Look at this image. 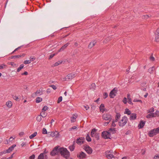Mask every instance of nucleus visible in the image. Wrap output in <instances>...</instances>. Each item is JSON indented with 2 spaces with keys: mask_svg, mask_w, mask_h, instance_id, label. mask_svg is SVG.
<instances>
[{
  "mask_svg": "<svg viewBox=\"0 0 159 159\" xmlns=\"http://www.w3.org/2000/svg\"><path fill=\"white\" fill-rule=\"evenodd\" d=\"M86 139L88 142H90L91 141V139L89 136V134H87L86 136Z\"/></svg>",
  "mask_w": 159,
  "mask_h": 159,
  "instance_id": "c9c22d12",
  "label": "nucleus"
},
{
  "mask_svg": "<svg viewBox=\"0 0 159 159\" xmlns=\"http://www.w3.org/2000/svg\"><path fill=\"white\" fill-rule=\"evenodd\" d=\"M133 102H140L141 103H142V100H139V99H134L133 100Z\"/></svg>",
  "mask_w": 159,
  "mask_h": 159,
  "instance_id": "09e8293b",
  "label": "nucleus"
},
{
  "mask_svg": "<svg viewBox=\"0 0 159 159\" xmlns=\"http://www.w3.org/2000/svg\"><path fill=\"white\" fill-rule=\"evenodd\" d=\"M127 98L128 100V102L130 104H132L133 103L132 102L131 98H130V96L129 94H127Z\"/></svg>",
  "mask_w": 159,
  "mask_h": 159,
  "instance_id": "b1692460",
  "label": "nucleus"
},
{
  "mask_svg": "<svg viewBox=\"0 0 159 159\" xmlns=\"http://www.w3.org/2000/svg\"><path fill=\"white\" fill-rule=\"evenodd\" d=\"M117 89L116 88H114L112 90L109 94V96L111 98H114L116 96L117 93Z\"/></svg>",
  "mask_w": 159,
  "mask_h": 159,
  "instance_id": "6e6552de",
  "label": "nucleus"
},
{
  "mask_svg": "<svg viewBox=\"0 0 159 159\" xmlns=\"http://www.w3.org/2000/svg\"><path fill=\"white\" fill-rule=\"evenodd\" d=\"M149 59L151 61H153L155 60V59L154 57L153 56V54H152L149 57Z\"/></svg>",
  "mask_w": 159,
  "mask_h": 159,
  "instance_id": "a19ab883",
  "label": "nucleus"
},
{
  "mask_svg": "<svg viewBox=\"0 0 159 159\" xmlns=\"http://www.w3.org/2000/svg\"><path fill=\"white\" fill-rule=\"evenodd\" d=\"M77 117V115L76 114H74L73 117L71 118V122H73L75 121L76 118Z\"/></svg>",
  "mask_w": 159,
  "mask_h": 159,
  "instance_id": "a878e982",
  "label": "nucleus"
},
{
  "mask_svg": "<svg viewBox=\"0 0 159 159\" xmlns=\"http://www.w3.org/2000/svg\"><path fill=\"white\" fill-rule=\"evenodd\" d=\"M84 149L87 152L90 154L92 153V148L88 146H86L84 147Z\"/></svg>",
  "mask_w": 159,
  "mask_h": 159,
  "instance_id": "9d476101",
  "label": "nucleus"
},
{
  "mask_svg": "<svg viewBox=\"0 0 159 159\" xmlns=\"http://www.w3.org/2000/svg\"><path fill=\"white\" fill-rule=\"evenodd\" d=\"M62 97L60 96V97L57 100V103H59L62 101Z\"/></svg>",
  "mask_w": 159,
  "mask_h": 159,
  "instance_id": "c03bdc74",
  "label": "nucleus"
},
{
  "mask_svg": "<svg viewBox=\"0 0 159 159\" xmlns=\"http://www.w3.org/2000/svg\"><path fill=\"white\" fill-rule=\"evenodd\" d=\"M13 98L14 100H15L16 101H18L19 99L18 97L16 96H13Z\"/></svg>",
  "mask_w": 159,
  "mask_h": 159,
  "instance_id": "bf43d9fd",
  "label": "nucleus"
},
{
  "mask_svg": "<svg viewBox=\"0 0 159 159\" xmlns=\"http://www.w3.org/2000/svg\"><path fill=\"white\" fill-rule=\"evenodd\" d=\"M48 107L47 106H44L42 109V111H46L48 110Z\"/></svg>",
  "mask_w": 159,
  "mask_h": 159,
  "instance_id": "8fccbe9b",
  "label": "nucleus"
},
{
  "mask_svg": "<svg viewBox=\"0 0 159 159\" xmlns=\"http://www.w3.org/2000/svg\"><path fill=\"white\" fill-rule=\"evenodd\" d=\"M50 87H52L53 89L56 90L57 89L56 87L54 85H51L49 86Z\"/></svg>",
  "mask_w": 159,
  "mask_h": 159,
  "instance_id": "603ef678",
  "label": "nucleus"
},
{
  "mask_svg": "<svg viewBox=\"0 0 159 159\" xmlns=\"http://www.w3.org/2000/svg\"><path fill=\"white\" fill-rule=\"evenodd\" d=\"M111 37H108L106 38L104 41V42L106 43L107 42L109 41L111 39Z\"/></svg>",
  "mask_w": 159,
  "mask_h": 159,
  "instance_id": "3c124183",
  "label": "nucleus"
},
{
  "mask_svg": "<svg viewBox=\"0 0 159 159\" xmlns=\"http://www.w3.org/2000/svg\"><path fill=\"white\" fill-rule=\"evenodd\" d=\"M128 119L127 117L124 116L119 122V125L120 126L123 127L127 123Z\"/></svg>",
  "mask_w": 159,
  "mask_h": 159,
  "instance_id": "f03ea898",
  "label": "nucleus"
},
{
  "mask_svg": "<svg viewBox=\"0 0 159 159\" xmlns=\"http://www.w3.org/2000/svg\"><path fill=\"white\" fill-rule=\"evenodd\" d=\"M108 132H109L110 134L111 133H112L113 134H114L116 133V129L114 128H111L109 129Z\"/></svg>",
  "mask_w": 159,
  "mask_h": 159,
  "instance_id": "5701e85b",
  "label": "nucleus"
},
{
  "mask_svg": "<svg viewBox=\"0 0 159 159\" xmlns=\"http://www.w3.org/2000/svg\"><path fill=\"white\" fill-rule=\"evenodd\" d=\"M96 131V130L95 129H92L91 133V135L92 137L95 136L96 134L95 133Z\"/></svg>",
  "mask_w": 159,
  "mask_h": 159,
  "instance_id": "cd10ccee",
  "label": "nucleus"
},
{
  "mask_svg": "<svg viewBox=\"0 0 159 159\" xmlns=\"http://www.w3.org/2000/svg\"><path fill=\"white\" fill-rule=\"evenodd\" d=\"M155 40L156 42L159 41V28H158L156 30L155 33Z\"/></svg>",
  "mask_w": 159,
  "mask_h": 159,
  "instance_id": "f8f14e48",
  "label": "nucleus"
},
{
  "mask_svg": "<svg viewBox=\"0 0 159 159\" xmlns=\"http://www.w3.org/2000/svg\"><path fill=\"white\" fill-rule=\"evenodd\" d=\"M145 123V121L143 120H141L139 124L138 125V127L139 129H141L143 127Z\"/></svg>",
  "mask_w": 159,
  "mask_h": 159,
  "instance_id": "4468645a",
  "label": "nucleus"
},
{
  "mask_svg": "<svg viewBox=\"0 0 159 159\" xmlns=\"http://www.w3.org/2000/svg\"><path fill=\"white\" fill-rule=\"evenodd\" d=\"M37 134V132H34L33 134H31L29 136V138L30 139H32L34 137H35Z\"/></svg>",
  "mask_w": 159,
  "mask_h": 159,
  "instance_id": "2f4dec72",
  "label": "nucleus"
},
{
  "mask_svg": "<svg viewBox=\"0 0 159 159\" xmlns=\"http://www.w3.org/2000/svg\"><path fill=\"white\" fill-rule=\"evenodd\" d=\"M120 117V115L119 113H116L115 118L118 119H119Z\"/></svg>",
  "mask_w": 159,
  "mask_h": 159,
  "instance_id": "49530a36",
  "label": "nucleus"
},
{
  "mask_svg": "<svg viewBox=\"0 0 159 159\" xmlns=\"http://www.w3.org/2000/svg\"><path fill=\"white\" fill-rule=\"evenodd\" d=\"M96 136V137L97 140L99 139V134H96L95 135Z\"/></svg>",
  "mask_w": 159,
  "mask_h": 159,
  "instance_id": "69168bd1",
  "label": "nucleus"
},
{
  "mask_svg": "<svg viewBox=\"0 0 159 159\" xmlns=\"http://www.w3.org/2000/svg\"><path fill=\"white\" fill-rule=\"evenodd\" d=\"M43 89L41 88L39 90H37L36 92L32 94V96L33 97H35L39 95H42L43 94Z\"/></svg>",
  "mask_w": 159,
  "mask_h": 159,
  "instance_id": "39448f33",
  "label": "nucleus"
},
{
  "mask_svg": "<svg viewBox=\"0 0 159 159\" xmlns=\"http://www.w3.org/2000/svg\"><path fill=\"white\" fill-rule=\"evenodd\" d=\"M125 113L129 115L131 114V112L129 109L127 108L125 110Z\"/></svg>",
  "mask_w": 159,
  "mask_h": 159,
  "instance_id": "7c9ffc66",
  "label": "nucleus"
},
{
  "mask_svg": "<svg viewBox=\"0 0 159 159\" xmlns=\"http://www.w3.org/2000/svg\"><path fill=\"white\" fill-rule=\"evenodd\" d=\"M16 146L15 144H13L11 147H10L8 149L6 150L7 153H10L12 151L14 148Z\"/></svg>",
  "mask_w": 159,
  "mask_h": 159,
  "instance_id": "2eb2a0df",
  "label": "nucleus"
},
{
  "mask_svg": "<svg viewBox=\"0 0 159 159\" xmlns=\"http://www.w3.org/2000/svg\"><path fill=\"white\" fill-rule=\"evenodd\" d=\"M112 152L113 151H108L106 152L105 154H111Z\"/></svg>",
  "mask_w": 159,
  "mask_h": 159,
  "instance_id": "e2e57ef3",
  "label": "nucleus"
},
{
  "mask_svg": "<svg viewBox=\"0 0 159 159\" xmlns=\"http://www.w3.org/2000/svg\"><path fill=\"white\" fill-rule=\"evenodd\" d=\"M102 136L105 139H110L111 134L109 132L104 131L102 133Z\"/></svg>",
  "mask_w": 159,
  "mask_h": 159,
  "instance_id": "0eeeda50",
  "label": "nucleus"
},
{
  "mask_svg": "<svg viewBox=\"0 0 159 159\" xmlns=\"http://www.w3.org/2000/svg\"><path fill=\"white\" fill-rule=\"evenodd\" d=\"M35 156L34 154H33L29 157V159H34Z\"/></svg>",
  "mask_w": 159,
  "mask_h": 159,
  "instance_id": "5fc2aeb1",
  "label": "nucleus"
},
{
  "mask_svg": "<svg viewBox=\"0 0 159 159\" xmlns=\"http://www.w3.org/2000/svg\"><path fill=\"white\" fill-rule=\"evenodd\" d=\"M31 61V60H25L24 61V63L25 64H28L30 63Z\"/></svg>",
  "mask_w": 159,
  "mask_h": 159,
  "instance_id": "58836bf2",
  "label": "nucleus"
},
{
  "mask_svg": "<svg viewBox=\"0 0 159 159\" xmlns=\"http://www.w3.org/2000/svg\"><path fill=\"white\" fill-rule=\"evenodd\" d=\"M35 59V57H30V60H31V61L34 60Z\"/></svg>",
  "mask_w": 159,
  "mask_h": 159,
  "instance_id": "338daca9",
  "label": "nucleus"
},
{
  "mask_svg": "<svg viewBox=\"0 0 159 159\" xmlns=\"http://www.w3.org/2000/svg\"><path fill=\"white\" fill-rule=\"evenodd\" d=\"M7 152L6 150H4L3 151L1 152H0V156H2L3 154H5L6 153H7Z\"/></svg>",
  "mask_w": 159,
  "mask_h": 159,
  "instance_id": "a18cd8bd",
  "label": "nucleus"
},
{
  "mask_svg": "<svg viewBox=\"0 0 159 159\" xmlns=\"http://www.w3.org/2000/svg\"><path fill=\"white\" fill-rule=\"evenodd\" d=\"M154 68V66H152L151 68H150L148 70V72L150 74L152 73Z\"/></svg>",
  "mask_w": 159,
  "mask_h": 159,
  "instance_id": "e433bc0d",
  "label": "nucleus"
},
{
  "mask_svg": "<svg viewBox=\"0 0 159 159\" xmlns=\"http://www.w3.org/2000/svg\"><path fill=\"white\" fill-rule=\"evenodd\" d=\"M91 89H94L95 88V84L94 83H93L91 85Z\"/></svg>",
  "mask_w": 159,
  "mask_h": 159,
  "instance_id": "de8ad7c7",
  "label": "nucleus"
},
{
  "mask_svg": "<svg viewBox=\"0 0 159 159\" xmlns=\"http://www.w3.org/2000/svg\"><path fill=\"white\" fill-rule=\"evenodd\" d=\"M75 76V74L72 73L69 74L65 77L66 80H71L73 78H74Z\"/></svg>",
  "mask_w": 159,
  "mask_h": 159,
  "instance_id": "1a4fd4ad",
  "label": "nucleus"
},
{
  "mask_svg": "<svg viewBox=\"0 0 159 159\" xmlns=\"http://www.w3.org/2000/svg\"><path fill=\"white\" fill-rule=\"evenodd\" d=\"M70 43H67L64 45L59 50L58 52H60L61 51L65 49L69 45Z\"/></svg>",
  "mask_w": 159,
  "mask_h": 159,
  "instance_id": "6ab92c4d",
  "label": "nucleus"
},
{
  "mask_svg": "<svg viewBox=\"0 0 159 159\" xmlns=\"http://www.w3.org/2000/svg\"><path fill=\"white\" fill-rule=\"evenodd\" d=\"M104 98V99L106 98L107 96H108V95L107 93H105L103 94Z\"/></svg>",
  "mask_w": 159,
  "mask_h": 159,
  "instance_id": "4d7b16f0",
  "label": "nucleus"
},
{
  "mask_svg": "<svg viewBox=\"0 0 159 159\" xmlns=\"http://www.w3.org/2000/svg\"><path fill=\"white\" fill-rule=\"evenodd\" d=\"M59 148H58V147H56L51 152L50 154L52 156H54L56 155H57L58 153L59 152Z\"/></svg>",
  "mask_w": 159,
  "mask_h": 159,
  "instance_id": "423d86ee",
  "label": "nucleus"
},
{
  "mask_svg": "<svg viewBox=\"0 0 159 159\" xmlns=\"http://www.w3.org/2000/svg\"><path fill=\"white\" fill-rule=\"evenodd\" d=\"M59 151L61 155L65 158L69 157L70 156V152L66 148H59Z\"/></svg>",
  "mask_w": 159,
  "mask_h": 159,
  "instance_id": "f257e3e1",
  "label": "nucleus"
},
{
  "mask_svg": "<svg viewBox=\"0 0 159 159\" xmlns=\"http://www.w3.org/2000/svg\"><path fill=\"white\" fill-rule=\"evenodd\" d=\"M62 62V61H58L56 62L54 64V66H58L60 64H61Z\"/></svg>",
  "mask_w": 159,
  "mask_h": 159,
  "instance_id": "ea45409f",
  "label": "nucleus"
},
{
  "mask_svg": "<svg viewBox=\"0 0 159 159\" xmlns=\"http://www.w3.org/2000/svg\"><path fill=\"white\" fill-rule=\"evenodd\" d=\"M42 133L43 134H47V130L45 128H43V129L42 130Z\"/></svg>",
  "mask_w": 159,
  "mask_h": 159,
  "instance_id": "37998d69",
  "label": "nucleus"
},
{
  "mask_svg": "<svg viewBox=\"0 0 159 159\" xmlns=\"http://www.w3.org/2000/svg\"><path fill=\"white\" fill-rule=\"evenodd\" d=\"M6 105L8 107L11 108L12 106V103L11 102L8 101L7 102Z\"/></svg>",
  "mask_w": 159,
  "mask_h": 159,
  "instance_id": "bb28decb",
  "label": "nucleus"
},
{
  "mask_svg": "<svg viewBox=\"0 0 159 159\" xmlns=\"http://www.w3.org/2000/svg\"><path fill=\"white\" fill-rule=\"evenodd\" d=\"M24 67V65L23 64H21L20 67L17 69V72H19Z\"/></svg>",
  "mask_w": 159,
  "mask_h": 159,
  "instance_id": "72a5a7b5",
  "label": "nucleus"
},
{
  "mask_svg": "<svg viewBox=\"0 0 159 159\" xmlns=\"http://www.w3.org/2000/svg\"><path fill=\"white\" fill-rule=\"evenodd\" d=\"M77 129V127L76 126H74L70 128V129L69 130L71 131L75 129Z\"/></svg>",
  "mask_w": 159,
  "mask_h": 159,
  "instance_id": "864d4df0",
  "label": "nucleus"
},
{
  "mask_svg": "<svg viewBox=\"0 0 159 159\" xmlns=\"http://www.w3.org/2000/svg\"><path fill=\"white\" fill-rule=\"evenodd\" d=\"M159 129L157 128L152 129L150 130L148 133L149 136L150 137H152L157 134L158 133V131Z\"/></svg>",
  "mask_w": 159,
  "mask_h": 159,
  "instance_id": "20e7f679",
  "label": "nucleus"
},
{
  "mask_svg": "<svg viewBox=\"0 0 159 159\" xmlns=\"http://www.w3.org/2000/svg\"><path fill=\"white\" fill-rule=\"evenodd\" d=\"M96 43V42L95 40L93 41L92 42H90L88 45V48L90 49L91 48L95 45Z\"/></svg>",
  "mask_w": 159,
  "mask_h": 159,
  "instance_id": "dca6fc26",
  "label": "nucleus"
},
{
  "mask_svg": "<svg viewBox=\"0 0 159 159\" xmlns=\"http://www.w3.org/2000/svg\"><path fill=\"white\" fill-rule=\"evenodd\" d=\"M84 140L85 139L84 137H80L77 139L76 142L78 144H81L83 143Z\"/></svg>",
  "mask_w": 159,
  "mask_h": 159,
  "instance_id": "9b49d317",
  "label": "nucleus"
},
{
  "mask_svg": "<svg viewBox=\"0 0 159 159\" xmlns=\"http://www.w3.org/2000/svg\"><path fill=\"white\" fill-rule=\"evenodd\" d=\"M106 156L108 159H111L112 158H114V156L111 154H105Z\"/></svg>",
  "mask_w": 159,
  "mask_h": 159,
  "instance_id": "393cba45",
  "label": "nucleus"
},
{
  "mask_svg": "<svg viewBox=\"0 0 159 159\" xmlns=\"http://www.w3.org/2000/svg\"><path fill=\"white\" fill-rule=\"evenodd\" d=\"M102 119L106 121L110 122L112 119V116L111 114L108 113H105L102 116Z\"/></svg>",
  "mask_w": 159,
  "mask_h": 159,
  "instance_id": "7ed1b4c3",
  "label": "nucleus"
},
{
  "mask_svg": "<svg viewBox=\"0 0 159 159\" xmlns=\"http://www.w3.org/2000/svg\"><path fill=\"white\" fill-rule=\"evenodd\" d=\"M40 115L42 117H45L47 116V114L44 111H42V112L41 113Z\"/></svg>",
  "mask_w": 159,
  "mask_h": 159,
  "instance_id": "473e14b6",
  "label": "nucleus"
},
{
  "mask_svg": "<svg viewBox=\"0 0 159 159\" xmlns=\"http://www.w3.org/2000/svg\"><path fill=\"white\" fill-rule=\"evenodd\" d=\"M25 54H22L21 55H16L13 56L11 57V58H20L21 57H24L25 56Z\"/></svg>",
  "mask_w": 159,
  "mask_h": 159,
  "instance_id": "412c9836",
  "label": "nucleus"
},
{
  "mask_svg": "<svg viewBox=\"0 0 159 159\" xmlns=\"http://www.w3.org/2000/svg\"><path fill=\"white\" fill-rule=\"evenodd\" d=\"M48 133H49V132H48ZM50 133V136H51L52 137H53L55 136V132H52Z\"/></svg>",
  "mask_w": 159,
  "mask_h": 159,
  "instance_id": "79ce46f5",
  "label": "nucleus"
},
{
  "mask_svg": "<svg viewBox=\"0 0 159 159\" xmlns=\"http://www.w3.org/2000/svg\"><path fill=\"white\" fill-rule=\"evenodd\" d=\"M100 110L101 112L103 113L104 111H106L105 108H104V105L103 104H101L100 106L99 107Z\"/></svg>",
  "mask_w": 159,
  "mask_h": 159,
  "instance_id": "f3484780",
  "label": "nucleus"
},
{
  "mask_svg": "<svg viewBox=\"0 0 159 159\" xmlns=\"http://www.w3.org/2000/svg\"><path fill=\"white\" fill-rule=\"evenodd\" d=\"M146 117L147 118H150L152 117H155V115L154 113H150L147 115Z\"/></svg>",
  "mask_w": 159,
  "mask_h": 159,
  "instance_id": "c85d7f7f",
  "label": "nucleus"
},
{
  "mask_svg": "<svg viewBox=\"0 0 159 159\" xmlns=\"http://www.w3.org/2000/svg\"><path fill=\"white\" fill-rule=\"evenodd\" d=\"M56 132L57 133V134H55V137L57 138H59V136H60V134H59V133L58 132H57L56 131Z\"/></svg>",
  "mask_w": 159,
  "mask_h": 159,
  "instance_id": "052dcab7",
  "label": "nucleus"
},
{
  "mask_svg": "<svg viewBox=\"0 0 159 159\" xmlns=\"http://www.w3.org/2000/svg\"><path fill=\"white\" fill-rule=\"evenodd\" d=\"M55 55V54H52L51 55H50L49 56V59H51V58H52V57H53Z\"/></svg>",
  "mask_w": 159,
  "mask_h": 159,
  "instance_id": "680f3d73",
  "label": "nucleus"
},
{
  "mask_svg": "<svg viewBox=\"0 0 159 159\" xmlns=\"http://www.w3.org/2000/svg\"><path fill=\"white\" fill-rule=\"evenodd\" d=\"M110 122L109 121H107V122H105L103 123V125L105 126H107L108 125Z\"/></svg>",
  "mask_w": 159,
  "mask_h": 159,
  "instance_id": "13d9d810",
  "label": "nucleus"
},
{
  "mask_svg": "<svg viewBox=\"0 0 159 159\" xmlns=\"http://www.w3.org/2000/svg\"><path fill=\"white\" fill-rule=\"evenodd\" d=\"M86 154L83 152L80 153L79 155H78V157H79L80 159H82L84 158L85 157Z\"/></svg>",
  "mask_w": 159,
  "mask_h": 159,
  "instance_id": "aec40b11",
  "label": "nucleus"
},
{
  "mask_svg": "<svg viewBox=\"0 0 159 159\" xmlns=\"http://www.w3.org/2000/svg\"><path fill=\"white\" fill-rule=\"evenodd\" d=\"M116 125L115 124V122L114 121H112V123L111 124V126L113 127H115L116 126Z\"/></svg>",
  "mask_w": 159,
  "mask_h": 159,
  "instance_id": "0e129e2a",
  "label": "nucleus"
},
{
  "mask_svg": "<svg viewBox=\"0 0 159 159\" xmlns=\"http://www.w3.org/2000/svg\"><path fill=\"white\" fill-rule=\"evenodd\" d=\"M127 99L126 98H124L123 100V102L124 104H126L127 102Z\"/></svg>",
  "mask_w": 159,
  "mask_h": 159,
  "instance_id": "6e6d98bb",
  "label": "nucleus"
},
{
  "mask_svg": "<svg viewBox=\"0 0 159 159\" xmlns=\"http://www.w3.org/2000/svg\"><path fill=\"white\" fill-rule=\"evenodd\" d=\"M42 117L40 114V115H38L36 117L37 120L39 122L41 121L42 120Z\"/></svg>",
  "mask_w": 159,
  "mask_h": 159,
  "instance_id": "f704fd0d",
  "label": "nucleus"
},
{
  "mask_svg": "<svg viewBox=\"0 0 159 159\" xmlns=\"http://www.w3.org/2000/svg\"><path fill=\"white\" fill-rule=\"evenodd\" d=\"M7 66L4 64H2L0 65V69H2L5 68Z\"/></svg>",
  "mask_w": 159,
  "mask_h": 159,
  "instance_id": "4c0bfd02",
  "label": "nucleus"
},
{
  "mask_svg": "<svg viewBox=\"0 0 159 159\" xmlns=\"http://www.w3.org/2000/svg\"><path fill=\"white\" fill-rule=\"evenodd\" d=\"M136 114L135 113H132L130 116V120H134L136 118Z\"/></svg>",
  "mask_w": 159,
  "mask_h": 159,
  "instance_id": "a211bd4d",
  "label": "nucleus"
},
{
  "mask_svg": "<svg viewBox=\"0 0 159 159\" xmlns=\"http://www.w3.org/2000/svg\"><path fill=\"white\" fill-rule=\"evenodd\" d=\"M46 155H44V153H41L38 156V159H47Z\"/></svg>",
  "mask_w": 159,
  "mask_h": 159,
  "instance_id": "ddd939ff",
  "label": "nucleus"
},
{
  "mask_svg": "<svg viewBox=\"0 0 159 159\" xmlns=\"http://www.w3.org/2000/svg\"><path fill=\"white\" fill-rule=\"evenodd\" d=\"M75 142L74 141L73 142V144L72 145L70 146L69 147V148L71 151H73L75 149Z\"/></svg>",
  "mask_w": 159,
  "mask_h": 159,
  "instance_id": "4be33fe9",
  "label": "nucleus"
},
{
  "mask_svg": "<svg viewBox=\"0 0 159 159\" xmlns=\"http://www.w3.org/2000/svg\"><path fill=\"white\" fill-rule=\"evenodd\" d=\"M42 101V98L38 97L36 98V102L37 103H39Z\"/></svg>",
  "mask_w": 159,
  "mask_h": 159,
  "instance_id": "c756f323",
  "label": "nucleus"
},
{
  "mask_svg": "<svg viewBox=\"0 0 159 159\" xmlns=\"http://www.w3.org/2000/svg\"><path fill=\"white\" fill-rule=\"evenodd\" d=\"M154 159H159V155L155 156L154 157Z\"/></svg>",
  "mask_w": 159,
  "mask_h": 159,
  "instance_id": "774afa93",
  "label": "nucleus"
}]
</instances>
